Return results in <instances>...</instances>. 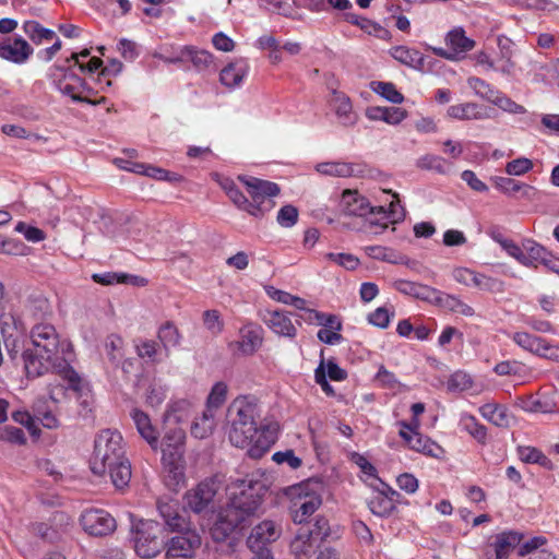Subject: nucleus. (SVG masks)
<instances>
[{
	"label": "nucleus",
	"mask_w": 559,
	"mask_h": 559,
	"mask_svg": "<svg viewBox=\"0 0 559 559\" xmlns=\"http://www.w3.org/2000/svg\"><path fill=\"white\" fill-rule=\"evenodd\" d=\"M136 355L147 364L156 365L160 362L159 354L163 347L159 342L148 338H138L134 341Z\"/></svg>",
	"instance_id": "obj_37"
},
{
	"label": "nucleus",
	"mask_w": 559,
	"mask_h": 559,
	"mask_svg": "<svg viewBox=\"0 0 559 559\" xmlns=\"http://www.w3.org/2000/svg\"><path fill=\"white\" fill-rule=\"evenodd\" d=\"M281 536V528L273 521H263L253 527L247 539V545L254 552L261 556L264 551H271L267 546Z\"/></svg>",
	"instance_id": "obj_13"
},
{
	"label": "nucleus",
	"mask_w": 559,
	"mask_h": 559,
	"mask_svg": "<svg viewBox=\"0 0 559 559\" xmlns=\"http://www.w3.org/2000/svg\"><path fill=\"white\" fill-rule=\"evenodd\" d=\"M391 194L392 200L390 201L389 207L384 206H371L369 201L360 195L357 191L346 190L342 194L341 207L342 212L349 216H366L368 214H382L386 222L381 224V227L388 228L389 224H395L401 222L405 217V211L400 204L399 194L390 191H385Z\"/></svg>",
	"instance_id": "obj_5"
},
{
	"label": "nucleus",
	"mask_w": 559,
	"mask_h": 559,
	"mask_svg": "<svg viewBox=\"0 0 559 559\" xmlns=\"http://www.w3.org/2000/svg\"><path fill=\"white\" fill-rule=\"evenodd\" d=\"M267 11L273 14H280L292 20H301L304 17L302 9L306 7L299 5L300 2H267Z\"/></svg>",
	"instance_id": "obj_44"
},
{
	"label": "nucleus",
	"mask_w": 559,
	"mask_h": 559,
	"mask_svg": "<svg viewBox=\"0 0 559 559\" xmlns=\"http://www.w3.org/2000/svg\"><path fill=\"white\" fill-rule=\"evenodd\" d=\"M447 45L455 52H467L475 46V41L465 36L463 28H454L448 33Z\"/></svg>",
	"instance_id": "obj_48"
},
{
	"label": "nucleus",
	"mask_w": 559,
	"mask_h": 559,
	"mask_svg": "<svg viewBox=\"0 0 559 559\" xmlns=\"http://www.w3.org/2000/svg\"><path fill=\"white\" fill-rule=\"evenodd\" d=\"M178 534L166 540L167 558H191L194 551L201 546V537L197 531L191 530L189 525L182 531H176Z\"/></svg>",
	"instance_id": "obj_10"
},
{
	"label": "nucleus",
	"mask_w": 559,
	"mask_h": 559,
	"mask_svg": "<svg viewBox=\"0 0 559 559\" xmlns=\"http://www.w3.org/2000/svg\"><path fill=\"white\" fill-rule=\"evenodd\" d=\"M521 539L522 535L514 531H507L497 534L491 543L496 559H507L521 543Z\"/></svg>",
	"instance_id": "obj_27"
},
{
	"label": "nucleus",
	"mask_w": 559,
	"mask_h": 559,
	"mask_svg": "<svg viewBox=\"0 0 559 559\" xmlns=\"http://www.w3.org/2000/svg\"><path fill=\"white\" fill-rule=\"evenodd\" d=\"M391 56L402 64L413 69H423L425 66L424 55L414 48L396 46L390 50Z\"/></svg>",
	"instance_id": "obj_35"
},
{
	"label": "nucleus",
	"mask_w": 559,
	"mask_h": 559,
	"mask_svg": "<svg viewBox=\"0 0 559 559\" xmlns=\"http://www.w3.org/2000/svg\"><path fill=\"white\" fill-rule=\"evenodd\" d=\"M497 45L499 48V58L497 59V72L503 75L511 76L514 74L515 62L513 61L514 50L513 41L504 36L499 35L497 38Z\"/></svg>",
	"instance_id": "obj_25"
},
{
	"label": "nucleus",
	"mask_w": 559,
	"mask_h": 559,
	"mask_svg": "<svg viewBox=\"0 0 559 559\" xmlns=\"http://www.w3.org/2000/svg\"><path fill=\"white\" fill-rule=\"evenodd\" d=\"M447 390L453 393L468 392L471 395H478L483 392V385L477 383L471 373L456 370L448 378Z\"/></svg>",
	"instance_id": "obj_24"
},
{
	"label": "nucleus",
	"mask_w": 559,
	"mask_h": 559,
	"mask_svg": "<svg viewBox=\"0 0 559 559\" xmlns=\"http://www.w3.org/2000/svg\"><path fill=\"white\" fill-rule=\"evenodd\" d=\"M238 180L250 197V206L255 207L252 210L254 213H249L250 215L260 217L274 207L275 203L272 198L281 192L277 183L246 175L238 176Z\"/></svg>",
	"instance_id": "obj_8"
},
{
	"label": "nucleus",
	"mask_w": 559,
	"mask_h": 559,
	"mask_svg": "<svg viewBox=\"0 0 559 559\" xmlns=\"http://www.w3.org/2000/svg\"><path fill=\"white\" fill-rule=\"evenodd\" d=\"M394 318V311L386 307H378L367 317L368 323L379 329H386L391 320Z\"/></svg>",
	"instance_id": "obj_54"
},
{
	"label": "nucleus",
	"mask_w": 559,
	"mask_h": 559,
	"mask_svg": "<svg viewBox=\"0 0 559 559\" xmlns=\"http://www.w3.org/2000/svg\"><path fill=\"white\" fill-rule=\"evenodd\" d=\"M467 85L473 90L475 95L480 97L481 99H485L489 103L492 102L493 97L496 96L497 92L499 91L493 85L488 83L487 81L477 78V76H471L467 79Z\"/></svg>",
	"instance_id": "obj_50"
},
{
	"label": "nucleus",
	"mask_w": 559,
	"mask_h": 559,
	"mask_svg": "<svg viewBox=\"0 0 559 559\" xmlns=\"http://www.w3.org/2000/svg\"><path fill=\"white\" fill-rule=\"evenodd\" d=\"M459 427L462 431L468 433L478 443L486 444L488 430L474 415L462 413L459 420Z\"/></svg>",
	"instance_id": "obj_33"
},
{
	"label": "nucleus",
	"mask_w": 559,
	"mask_h": 559,
	"mask_svg": "<svg viewBox=\"0 0 559 559\" xmlns=\"http://www.w3.org/2000/svg\"><path fill=\"white\" fill-rule=\"evenodd\" d=\"M323 354H324V350L322 349L321 353H320L321 360L319 362V366L314 370V381H316L317 384L320 385L321 390L326 395L332 396V395H334V389L329 383V381L326 379L325 360H324Z\"/></svg>",
	"instance_id": "obj_58"
},
{
	"label": "nucleus",
	"mask_w": 559,
	"mask_h": 559,
	"mask_svg": "<svg viewBox=\"0 0 559 559\" xmlns=\"http://www.w3.org/2000/svg\"><path fill=\"white\" fill-rule=\"evenodd\" d=\"M227 391L228 388L225 382H216L207 396L205 411H210V413L215 415L216 411L226 402Z\"/></svg>",
	"instance_id": "obj_49"
},
{
	"label": "nucleus",
	"mask_w": 559,
	"mask_h": 559,
	"mask_svg": "<svg viewBox=\"0 0 559 559\" xmlns=\"http://www.w3.org/2000/svg\"><path fill=\"white\" fill-rule=\"evenodd\" d=\"M369 510L377 516L385 518L395 510V504L379 490L367 502Z\"/></svg>",
	"instance_id": "obj_46"
},
{
	"label": "nucleus",
	"mask_w": 559,
	"mask_h": 559,
	"mask_svg": "<svg viewBox=\"0 0 559 559\" xmlns=\"http://www.w3.org/2000/svg\"><path fill=\"white\" fill-rule=\"evenodd\" d=\"M26 313L34 320H44L52 314L49 300L43 295H32L25 305Z\"/></svg>",
	"instance_id": "obj_39"
},
{
	"label": "nucleus",
	"mask_w": 559,
	"mask_h": 559,
	"mask_svg": "<svg viewBox=\"0 0 559 559\" xmlns=\"http://www.w3.org/2000/svg\"><path fill=\"white\" fill-rule=\"evenodd\" d=\"M157 338L165 355L168 356L171 347L180 345L182 335L173 321H166L158 328Z\"/></svg>",
	"instance_id": "obj_36"
},
{
	"label": "nucleus",
	"mask_w": 559,
	"mask_h": 559,
	"mask_svg": "<svg viewBox=\"0 0 559 559\" xmlns=\"http://www.w3.org/2000/svg\"><path fill=\"white\" fill-rule=\"evenodd\" d=\"M23 29L28 38L36 45L43 44L44 41H51L56 38V33L52 29L44 27L36 21H26L23 25Z\"/></svg>",
	"instance_id": "obj_42"
},
{
	"label": "nucleus",
	"mask_w": 559,
	"mask_h": 559,
	"mask_svg": "<svg viewBox=\"0 0 559 559\" xmlns=\"http://www.w3.org/2000/svg\"><path fill=\"white\" fill-rule=\"evenodd\" d=\"M217 490L218 485L214 478H207L199 483L193 489L186 493L188 507L195 513L209 510L213 504Z\"/></svg>",
	"instance_id": "obj_12"
},
{
	"label": "nucleus",
	"mask_w": 559,
	"mask_h": 559,
	"mask_svg": "<svg viewBox=\"0 0 559 559\" xmlns=\"http://www.w3.org/2000/svg\"><path fill=\"white\" fill-rule=\"evenodd\" d=\"M262 320L277 335L294 338L297 334V329L286 311L266 310Z\"/></svg>",
	"instance_id": "obj_19"
},
{
	"label": "nucleus",
	"mask_w": 559,
	"mask_h": 559,
	"mask_svg": "<svg viewBox=\"0 0 559 559\" xmlns=\"http://www.w3.org/2000/svg\"><path fill=\"white\" fill-rule=\"evenodd\" d=\"M306 533L308 537H311L321 546V544L330 536L329 521L323 516L317 518L311 527H306Z\"/></svg>",
	"instance_id": "obj_52"
},
{
	"label": "nucleus",
	"mask_w": 559,
	"mask_h": 559,
	"mask_svg": "<svg viewBox=\"0 0 559 559\" xmlns=\"http://www.w3.org/2000/svg\"><path fill=\"white\" fill-rule=\"evenodd\" d=\"M31 340L33 348L23 353L27 376L36 378L52 370L67 381L68 389L81 391V377L64 358L59 357L61 342L56 328L49 323H37L32 328Z\"/></svg>",
	"instance_id": "obj_2"
},
{
	"label": "nucleus",
	"mask_w": 559,
	"mask_h": 559,
	"mask_svg": "<svg viewBox=\"0 0 559 559\" xmlns=\"http://www.w3.org/2000/svg\"><path fill=\"white\" fill-rule=\"evenodd\" d=\"M396 485L408 495H413L418 490L419 481L411 473H403L396 477Z\"/></svg>",
	"instance_id": "obj_64"
},
{
	"label": "nucleus",
	"mask_w": 559,
	"mask_h": 559,
	"mask_svg": "<svg viewBox=\"0 0 559 559\" xmlns=\"http://www.w3.org/2000/svg\"><path fill=\"white\" fill-rule=\"evenodd\" d=\"M373 91L393 104H401L404 96L400 93L395 85L391 82H373Z\"/></svg>",
	"instance_id": "obj_53"
},
{
	"label": "nucleus",
	"mask_w": 559,
	"mask_h": 559,
	"mask_svg": "<svg viewBox=\"0 0 559 559\" xmlns=\"http://www.w3.org/2000/svg\"><path fill=\"white\" fill-rule=\"evenodd\" d=\"M215 428V415L210 411H203L202 416L197 417L191 426V435L198 439L209 437Z\"/></svg>",
	"instance_id": "obj_43"
},
{
	"label": "nucleus",
	"mask_w": 559,
	"mask_h": 559,
	"mask_svg": "<svg viewBox=\"0 0 559 559\" xmlns=\"http://www.w3.org/2000/svg\"><path fill=\"white\" fill-rule=\"evenodd\" d=\"M123 346V338L117 334H111L106 338L105 352L115 367H118L124 357Z\"/></svg>",
	"instance_id": "obj_47"
},
{
	"label": "nucleus",
	"mask_w": 559,
	"mask_h": 559,
	"mask_svg": "<svg viewBox=\"0 0 559 559\" xmlns=\"http://www.w3.org/2000/svg\"><path fill=\"white\" fill-rule=\"evenodd\" d=\"M157 510L170 531H182L187 528V525H190L180 513L179 503L175 500H158Z\"/></svg>",
	"instance_id": "obj_23"
},
{
	"label": "nucleus",
	"mask_w": 559,
	"mask_h": 559,
	"mask_svg": "<svg viewBox=\"0 0 559 559\" xmlns=\"http://www.w3.org/2000/svg\"><path fill=\"white\" fill-rule=\"evenodd\" d=\"M298 219V211L293 205L283 206L278 213L276 221L282 227H292L297 223Z\"/></svg>",
	"instance_id": "obj_60"
},
{
	"label": "nucleus",
	"mask_w": 559,
	"mask_h": 559,
	"mask_svg": "<svg viewBox=\"0 0 559 559\" xmlns=\"http://www.w3.org/2000/svg\"><path fill=\"white\" fill-rule=\"evenodd\" d=\"M479 414L497 427L510 426L511 416L507 406L498 403H486L478 408Z\"/></svg>",
	"instance_id": "obj_30"
},
{
	"label": "nucleus",
	"mask_w": 559,
	"mask_h": 559,
	"mask_svg": "<svg viewBox=\"0 0 559 559\" xmlns=\"http://www.w3.org/2000/svg\"><path fill=\"white\" fill-rule=\"evenodd\" d=\"M524 253L522 265L526 267L537 269L539 264H543L549 251L533 239H524Z\"/></svg>",
	"instance_id": "obj_34"
},
{
	"label": "nucleus",
	"mask_w": 559,
	"mask_h": 559,
	"mask_svg": "<svg viewBox=\"0 0 559 559\" xmlns=\"http://www.w3.org/2000/svg\"><path fill=\"white\" fill-rule=\"evenodd\" d=\"M512 341L524 350L534 355H538V353L542 352V346H545V338L527 332H515L512 335Z\"/></svg>",
	"instance_id": "obj_45"
},
{
	"label": "nucleus",
	"mask_w": 559,
	"mask_h": 559,
	"mask_svg": "<svg viewBox=\"0 0 559 559\" xmlns=\"http://www.w3.org/2000/svg\"><path fill=\"white\" fill-rule=\"evenodd\" d=\"M321 175L332 177H364L367 173V165L360 163L325 162L316 166Z\"/></svg>",
	"instance_id": "obj_16"
},
{
	"label": "nucleus",
	"mask_w": 559,
	"mask_h": 559,
	"mask_svg": "<svg viewBox=\"0 0 559 559\" xmlns=\"http://www.w3.org/2000/svg\"><path fill=\"white\" fill-rule=\"evenodd\" d=\"M441 290L428 285L417 283L415 298L437 305Z\"/></svg>",
	"instance_id": "obj_61"
},
{
	"label": "nucleus",
	"mask_w": 559,
	"mask_h": 559,
	"mask_svg": "<svg viewBox=\"0 0 559 559\" xmlns=\"http://www.w3.org/2000/svg\"><path fill=\"white\" fill-rule=\"evenodd\" d=\"M520 459L527 464H538L546 469H552L554 464L539 449L531 445L518 447Z\"/></svg>",
	"instance_id": "obj_41"
},
{
	"label": "nucleus",
	"mask_w": 559,
	"mask_h": 559,
	"mask_svg": "<svg viewBox=\"0 0 559 559\" xmlns=\"http://www.w3.org/2000/svg\"><path fill=\"white\" fill-rule=\"evenodd\" d=\"M248 73V66L242 61L230 62L221 70V83L233 88L239 86Z\"/></svg>",
	"instance_id": "obj_31"
},
{
	"label": "nucleus",
	"mask_w": 559,
	"mask_h": 559,
	"mask_svg": "<svg viewBox=\"0 0 559 559\" xmlns=\"http://www.w3.org/2000/svg\"><path fill=\"white\" fill-rule=\"evenodd\" d=\"M472 287L483 292L501 293L503 290V283L498 278L475 272Z\"/></svg>",
	"instance_id": "obj_51"
},
{
	"label": "nucleus",
	"mask_w": 559,
	"mask_h": 559,
	"mask_svg": "<svg viewBox=\"0 0 559 559\" xmlns=\"http://www.w3.org/2000/svg\"><path fill=\"white\" fill-rule=\"evenodd\" d=\"M331 104L343 126H353L356 122L357 118L353 112V105L347 95L342 92L333 91Z\"/></svg>",
	"instance_id": "obj_29"
},
{
	"label": "nucleus",
	"mask_w": 559,
	"mask_h": 559,
	"mask_svg": "<svg viewBox=\"0 0 559 559\" xmlns=\"http://www.w3.org/2000/svg\"><path fill=\"white\" fill-rule=\"evenodd\" d=\"M304 3L308 4L307 9L312 12H320V11L329 10V7H331L332 9H335L337 11H341V12H343L342 17L345 21L359 26L362 31H365L368 34H372L380 28V26L377 23H374L366 17H361L354 13L347 12V10H349L352 8V2H304Z\"/></svg>",
	"instance_id": "obj_14"
},
{
	"label": "nucleus",
	"mask_w": 559,
	"mask_h": 559,
	"mask_svg": "<svg viewBox=\"0 0 559 559\" xmlns=\"http://www.w3.org/2000/svg\"><path fill=\"white\" fill-rule=\"evenodd\" d=\"M400 437L409 450L433 459H443L445 455V450L440 444L423 433L407 436L402 432Z\"/></svg>",
	"instance_id": "obj_17"
},
{
	"label": "nucleus",
	"mask_w": 559,
	"mask_h": 559,
	"mask_svg": "<svg viewBox=\"0 0 559 559\" xmlns=\"http://www.w3.org/2000/svg\"><path fill=\"white\" fill-rule=\"evenodd\" d=\"M222 189L225 191L229 200L241 211L254 213V206H250L249 199L242 193V191L236 186L234 180L225 178L219 182Z\"/></svg>",
	"instance_id": "obj_40"
},
{
	"label": "nucleus",
	"mask_w": 559,
	"mask_h": 559,
	"mask_svg": "<svg viewBox=\"0 0 559 559\" xmlns=\"http://www.w3.org/2000/svg\"><path fill=\"white\" fill-rule=\"evenodd\" d=\"M319 487L318 483L308 480L289 488L290 513L295 523H306L320 508L322 498Z\"/></svg>",
	"instance_id": "obj_7"
},
{
	"label": "nucleus",
	"mask_w": 559,
	"mask_h": 559,
	"mask_svg": "<svg viewBox=\"0 0 559 559\" xmlns=\"http://www.w3.org/2000/svg\"><path fill=\"white\" fill-rule=\"evenodd\" d=\"M374 380L378 385L383 389L394 390L400 386V381L395 374L389 371L384 366H380Z\"/></svg>",
	"instance_id": "obj_59"
},
{
	"label": "nucleus",
	"mask_w": 559,
	"mask_h": 559,
	"mask_svg": "<svg viewBox=\"0 0 559 559\" xmlns=\"http://www.w3.org/2000/svg\"><path fill=\"white\" fill-rule=\"evenodd\" d=\"M80 523L83 530L92 536H108L116 531L115 518L103 509H87L82 512Z\"/></svg>",
	"instance_id": "obj_9"
},
{
	"label": "nucleus",
	"mask_w": 559,
	"mask_h": 559,
	"mask_svg": "<svg viewBox=\"0 0 559 559\" xmlns=\"http://www.w3.org/2000/svg\"><path fill=\"white\" fill-rule=\"evenodd\" d=\"M0 439L14 444H24L26 441L24 431L14 426H5L1 429Z\"/></svg>",
	"instance_id": "obj_63"
},
{
	"label": "nucleus",
	"mask_w": 559,
	"mask_h": 559,
	"mask_svg": "<svg viewBox=\"0 0 559 559\" xmlns=\"http://www.w3.org/2000/svg\"><path fill=\"white\" fill-rule=\"evenodd\" d=\"M33 51L31 45L22 37L0 41V58L16 64L25 63Z\"/></svg>",
	"instance_id": "obj_15"
},
{
	"label": "nucleus",
	"mask_w": 559,
	"mask_h": 559,
	"mask_svg": "<svg viewBox=\"0 0 559 559\" xmlns=\"http://www.w3.org/2000/svg\"><path fill=\"white\" fill-rule=\"evenodd\" d=\"M493 186L507 195L520 193L521 198L533 200L537 193L536 188L524 182L516 181L510 177H496Z\"/></svg>",
	"instance_id": "obj_26"
},
{
	"label": "nucleus",
	"mask_w": 559,
	"mask_h": 559,
	"mask_svg": "<svg viewBox=\"0 0 559 559\" xmlns=\"http://www.w3.org/2000/svg\"><path fill=\"white\" fill-rule=\"evenodd\" d=\"M261 497L252 490H241L235 495L230 502L223 508L211 528L212 537L216 542L225 540L236 528L243 527L261 504Z\"/></svg>",
	"instance_id": "obj_4"
},
{
	"label": "nucleus",
	"mask_w": 559,
	"mask_h": 559,
	"mask_svg": "<svg viewBox=\"0 0 559 559\" xmlns=\"http://www.w3.org/2000/svg\"><path fill=\"white\" fill-rule=\"evenodd\" d=\"M239 341L236 342L242 355L251 356L262 346L263 329L255 323H247L239 331Z\"/></svg>",
	"instance_id": "obj_18"
},
{
	"label": "nucleus",
	"mask_w": 559,
	"mask_h": 559,
	"mask_svg": "<svg viewBox=\"0 0 559 559\" xmlns=\"http://www.w3.org/2000/svg\"><path fill=\"white\" fill-rule=\"evenodd\" d=\"M447 117L455 120H486L491 116L484 105L466 102L451 105L447 109Z\"/></svg>",
	"instance_id": "obj_20"
},
{
	"label": "nucleus",
	"mask_w": 559,
	"mask_h": 559,
	"mask_svg": "<svg viewBox=\"0 0 559 559\" xmlns=\"http://www.w3.org/2000/svg\"><path fill=\"white\" fill-rule=\"evenodd\" d=\"M166 399V389L157 383H153L146 391V403L152 407L159 406Z\"/></svg>",
	"instance_id": "obj_62"
},
{
	"label": "nucleus",
	"mask_w": 559,
	"mask_h": 559,
	"mask_svg": "<svg viewBox=\"0 0 559 559\" xmlns=\"http://www.w3.org/2000/svg\"><path fill=\"white\" fill-rule=\"evenodd\" d=\"M186 432L180 427L168 429L160 442L162 461L170 471H176L183 455Z\"/></svg>",
	"instance_id": "obj_11"
},
{
	"label": "nucleus",
	"mask_w": 559,
	"mask_h": 559,
	"mask_svg": "<svg viewBox=\"0 0 559 559\" xmlns=\"http://www.w3.org/2000/svg\"><path fill=\"white\" fill-rule=\"evenodd\" d=\"M203 324L212 335H218L224 329V322L218 310H205L203 312Z\"/></svg>",
	"instance_id": "obj_55"
},
{
	"label": "nucleus",
	"mask_w": 559,
	"mask_h": 559,
	"mask_svg": "<svg viewBox=\"0 0 559 559\" xmlns=\"http://www.w3.org/2000/svg\"><path fill=\"white\" fill-rule=\"evenodd\" d=\"M165 60L169 63H181L189 60L198 70H204L213 63L214 57L206 50H198L193 46H183L177 56Z\"/></svg>",
	"instance_id": "obj_22"
},
{
	"label": "nucleus",
	"mask_w": 559,
	"mask_h": 559,
	"mask_svg": "<svg viewBox=\"0 0 559 559\" xmlns=\"http://www.w3.org/2000/svg\"><path fill=\"white\" fill-rule=\"evenodd\" d=\"M85 82L74 74H63V79L57 84V88L66 96H69L73 102L84 103L90 102V98L81 95Z\"/></svg>",
	"instance_id": "obj_32"
},
{
	"label": "nucleus",
	"mask_w": 559,
	"mask_h": 559,
	"mask_svg": "<svg viewBox=\"0 0 559 559\" xmlns=\"http://www.w3.org/2000/svg\"><path fill=\"white\" fill-rule=\"evenodd\" d=\"M321 546L311 537L307 536L306 527L298 530L295 538L290 543V550L296 559H309Z\"/></svg>",
	"instance_id": "obj_28"
},
{
	"label": "nucleus",
	"mask_w": 559,
	"mask_h": 559,
	"mask_svg": "<svg viewBox=\"0 0 559 559\" xmlns=\"http://www.w3.org/2000/svg\"><path fill=\"white\" fill-rule=\"evenodd\" d=\"M130 416L140 436L153 450H157L159 447V432L152 424L150 416L139 408H133Z\"/></svg>",
	"instance_id": "obj_21"
},
{
	"label": "nucleus",
	"mask_w": 559,
	"mask_h": 559,
	"mask_svg": "<svg viewBox=\"0 0 559 559\" xmlns=\"http://www.w3.org/2000/svg\"><path fill=\"white\" fill-rule=\"evenodd\" d=\"M437 306L447 311L459 313L464 317H473L475 314L474 308L464 302L461 298L443 292H441Z\"/></svg>",
	"instance_id": "obj_38"
},
{
	"label": "nucleus",
	"mask_w": 559,
	"mask_h": 559,
	"mask_svg": "<svg viewBox=\"0 0 559 559\" xmlns=\"http://www.w3.org/2000/svg\"><path fill=\"white\" fill-rule=\"evenodd\" d=\"M257 401L252 396L236 397L227 409L228 439L233 445L247 449L251 459H261L277 440L278 425L258 424Z\"/></svg>",
	"instance_id": "obj_1"
},
{
	"label": "nucleus",
	"mask_w": 559,
	"mask_h": 559,
	"mask_svg": "<svg viewBox=\"0 0 559 559\" xmlns=\"http://www.w3.org/2000/svg\"><path fill=\"white\" fill-rule=\"evenodd\" d=\"M90 465L95 475L108 473L116 489L123 490L129 486L132 476L131 464L126 456L123 438L119 431L104 429L98 432Z\"/></svg>",
	"instance_id": "obj_3"
},
{
	"label": "nucleus",
	"mask_w": 559,
	"mask_h": 559,
	"mask_svg": "<svg viewBox=\"0 0 559 559\" xmlns=\"http://www.w3.org/2000/svg\"><path fill=\"white\" fill-rule=\"evenodd\" d=\"M167 532L153 520H141L133 526V544L135 554L143 559L158 556L166 547Z\"/></svg>",
	"instance_id": "obj_6"
},
{
	"label": "nucleus",
	"mask_w": 559,
	"mask_h": 559,
	"mask_svg": "<svg viewBox=\"0 0 559 559\" xmlns=\"http://www.w3.org/2000/svg\"><path fill=\"white\" fill-rule=\"evenodd\" d=\"M534 167L533 162L526 157H519L511 162H508L506 165V173L509 176H523Z\"/></svg>",
	"instance_id": "obj_57"
},
{
	"label": "nucleus",
	"mask_w": 559,
	"mask_h": 559,
	"mask_svg": "<svg viewBox=\"0 0 559 559\" xmlns=\"http://www.w3.org/2000/svg\"><path fill=\"white\" fill-rule=\"evenodd\" d=\"M495 106L510 114H524L526 109L524 106L512 100L507 94L498 91L491 102Z\"/></svg>",
	"instance_id": "obj_56"
}]
</instances>
